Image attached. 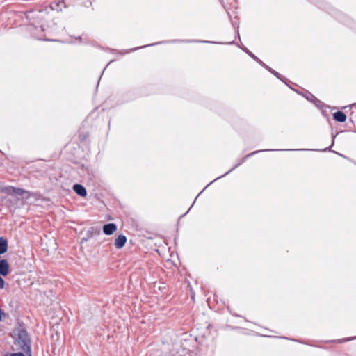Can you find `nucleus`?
I'll return each instance as SVG.
<instances>
[{
    "label": "nucleus",
    "instance_id": "nucleus-5",
    "mask_svg": "<svg viewBox=\"0 0 356 356\" xmlns=\"http://www.w3.org/2000/svg\"><path fill=\"white\" fill-rule=\"evenodd\" d=\"M126 242H127L126 236L124 235H119L116 238L114 245L116 248L120 249L125 245Z\"/></svg>",
    "mask_w": 356,
    "mask_h": 356
},
{
    "label": "nucleus",
    "instance_id": "nucleus-2",
    "mask_svg": "<svg viewBox=\"0 0 356 356\" xmlns=\"http://www.w3.org/2000/svg\"><path fill=\"white\" fill-rule=\"evenodd\" d=\"M6 193L11 195L20 196L22 199H29L30 193L22 188H15L13 186L8 187L6 189Z\"/></svg>",
    "mask_w": 356,
    "mask_h": 356
},
{
    "label": "nucleus",
    "instance_id": "nucleus-7",
    "mask_svg": "<svg viewBox=\"0 0 356 356\" xmlns=\"http://www.w3.org/2000/svg\"><path fill=\"white\" fill-rule=\"evenodd\" d=\"M334 119L338 122H343L346 120V115L341 111H337L333 115Z\"/></svg>",
    "mask_w": 356,
    "mask_h": 356
},
{
    "label": "nucleus",
    "instance_id": "nucleus-4",
    "mask_svg": "<svg viewBox=\"0 0 356 356\" xmlns=\"http://www.w3.org/2000/svg\"><path fill=\"white\" fill-rule=\"evenodd\" d=\"M117 230V226L114 223H108L103 227V232L106 235H111Z\"/></svg>",
    "mask_w": 356,
    "mask_h": 356
},
{
    "label": "nucleus",
    "instance_id": "nucleus-6",
    "mask_svg": "<svg viewBox=\"0 0 356 356\" xmlns=\"http://www.w3.org/2000/svg\"><path fill=\"white\" fill-rule=\"evenodd\" d=\"M74 191L80 196L85 197L86 195V188L80 184H75L73 186Z\"/></svg>",
    "mask_w": 356,
    "mask_h": 356
},
{
    "label": "nucleus",
    "instance_id": "nucleus-1",
    "mask_svg": "<svg viewBox=\"0 0 356 356\" xmlns=\"http://www.w3.org/2000/svg\"><path fill=\"white\" fill-rule=\"evenodd\" d=\"M15 343L20 346L25 353H30V341L26 331L19 329L14 332Z\"/></svg>",
    "mask_w": 356,
    "mask_h": 356
},
{
    "label": "nucleus",
    "instance_id": "nucleus-8",
    "mask_svg": "<svg viewBox=\"0 0 356 356\" xmlns=\"http://www.w3.org/2000/svg\"><path fill=\"white\" fill-rule=\"evenodd\" d=\"M8 249V243L6 239L0 238V253H5Z\"/></svg>",
    "mask_w": 356,
    "mask_h": 356
},
{
    "label": "nucleus",
    "instance_id": "nucleus-9",
    "mask_svg": "<svg viewBox=\"0 0 356 356\" xmlns=\"http://www.w3.org/2000/svg\"><path fill=\"white\" fill-rule=\"evenodd\" d=\"M5 356H25L22 353H8Z\"/></svg>",
    "mask_w": 356,
    "mask_h": 356
},
{
    "label": "nucleus",
    "instance_id": "nucleus-3",
    "mask_svg": "<svg viewBox=\"0 0 356 356\" xmlns=\"http://www.w3.org/2000/svg\"><path fill=\"white\" fill-rule=\"evenodd\" d=\"M10 273V266L7 260L0 261V275L7 276Z\"/></svg>",
    "mask_w": 356,
    "mask_h": 356
},
{
    "label": "nucleus",
    "instance_id": "nucleus-10",
    "mask_svg": "<svg viewBox=\"0 0 356 356\" xmlns=\"http://www.w3.org/2000/svg\"><path fill=\"white\" fill-rule=\"evenodd\" d=\"M1 276L2 275H0V289H3L5 286V282Z\"/></svg>",
    "mask_w": 356,
    "mask_h": 356
}]
</instances>
